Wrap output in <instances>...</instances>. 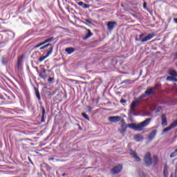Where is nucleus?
I'll list each match as a JSON object with an SVG mask.
<instances>
[{"label": "nucleus", "instance_id": "nucleus-1", "mask_svg": "<svg viewBox=\"0 0 177 177\" xmlns=\"http://www.w3.org/2000/svg\"><path fill=\"white\" fill-rule=\"evenodd\" d=\"M150 121H151V119L147 118L138 124L131 123L127 124V128H130V129H133L134 131H143V128L147 127V125L150 124Z\"/></svg>", "mask_w": 177, "mask_h": 177}, {"label": "nucleus", "instance_id": "nucleus-2", "mask_svg": "<svg viewBox=\"0 0 177 177\" xmlns=\"http://www.w3.org/2000/svg\"><path fill=\"white\" fill-rule=\"evenodd\" d=\"M140 42H147V41H150V39H152V38H154L156 37V34L154 33H149L148 35L145 37V34L142 33L140 35Z\"/></svg>", "mask_w": 177, "mask_h": 177}, {"label": "nucleus", "instance_id": "nucleus-3", "mask_svg": "<svg viewBox=\"0 0 177 177\" xmlns=\"http://www.w3.org/2000/svg\"><path fill=\"white\" fill-rule=\"evenodd\" d=\"M144 162L147 167H150V165L153 164V160H151V153H150V152H148L145 155Z\"/></svg>", "mask_w": 177, "mask_h": 177}, {"label": "nucleus", "instance_id": "nucleus-4", "mask_svg": "<svg viewBox=\"0 0 177 177\" xmlns=\"http://www.w3.org/2000/svg\"><path fill=\"white\" fill-rule=\"evenodd\" d=\"M139 104V100H136L131 102L130 105L129 113L130 114H135V111H136V106Z\"/></svg>", "mask_w": 177, "mask_h": 177}, {"label": "nucleus", "instance_id": "nucleus-5", "mask_svg": "<svg viewBox=\"0 0 177 177\" xmlns=\"http://www.w3.org/2000/svg\"><path fill=\"white\" fill-rule=\"evenodd\" d=\"M52 52H53V46H50V47L49 48V49L47 51L46 55L44 57H40L39 59V62H44V60H45V59H46V57H48L50 55H52Z\"/></svg>", "mask_w": 177, "mask_h": 177}, {"label": "nucleus", "instance_id": "nucleus-6", "mask_svg": "<svg viewBox=\"0 0 177 177\" xmlns=\"http://www.w3.org/2000/svg\"><path fill=\"white\" fill-rule=\"evenodd\" d=\"M121 171H122V166L119 165L112 169L111 174H113V175H115L117 174H120Z\"/></svg>", "mask_w": 177, "mask_h": 177}, {"label": "nucleus", "instance_id": "nucleus-7", "mask_svg": "<svg viewBox=\"0 0 177 177\" xmlns=\"http://www.w3.org/2000/svg\"><path fill=\"white\" fill-rule=\"evenodd\" d=\"M55 39L54 37H50L47 39H46L44 41L34 46V49H37V48H39V46H42V45H45V44H48V42H52Z\"/></svg>", "mask_w": 177, "mask_h": 177}, {"label": "nucleus", "instance_id": "nucleus-8", "mask_svg": "<svg viewBox=\"0 0 177 177\" xmlns=\"http://www.w3.org/2000/svg\"><path fill=\"white\" fill-rule=\"evenodd\" d=\"M106 26H107L108 30H109V31H113V30H114V27H115V26H117V22L109 21L107 23Z\"/></svg>", "mask_w": 177, "mask_h": 177}, {"label": "nucleus", "instance_id": "nucleus-9", "mask_svg": "<svg viewBox=\"0 0 177 177\" xmlns=\"http://www.w3.org/2000/svg\"><path fill=\"white\" fill-rule=\"evenodd\" d=\"M109 121H110V122H118L120 121H121V116H111L109 118Z\"/></svg>", "mask_w": 177, "mask_h": 177}, {"label": "nucleus", "instance_id": "nucleus-10", "mask_svg": "<svg viewBox=\"0 0 177 177\" xmlns=\"http://www.w3.org/2000/svg\"><path fill=\"white\" fill-rule=\"evenodd\" d=\"M23 67V57H20L17 62V70L20 71L21 70Z\"/></svg>", "mask_w": 177, "mask_h": 177}, {"label": "nucleus", "instance_id": "nucleus-11", "mask_svg": "<svg viewBox=\"0 0 177 177\" xmlns=\"http://www.w3.org/2000/svg\"><path fill=\"white\" fill-rule=\"evenodd\" d=\"M127 128L128 127H127V124L125 123H122L120 133L122 135V136L125 135V132H127Z\"/></svg>", "mask_w": 177, "mask_h": 177}, {"label": "nucleus", "instance_id": "nucleus-12", "mask_svg": "<svg viewBox=\"0 0 177 177\" xmlns=\"http://www.w3.org/2000/svg\"><path fill=\"white\" fill-rule=\"evenodd\" d=\"M130 154L136 160V161H138V162L140 161V158L138 156V153H136V152L131 151Z\"/></svg>", "mask_w": 177, "mask_h": 177}, {"label": "nucleus", "instance_id": "nucleus-13", "mask_svg": "<svg viewBox=\"0 0 177 177\" xmlns=\"http://www.w3.org/2000/svg\"><path fill=\"white\" fill-rule=\"evenodd\" d=\"M161 119H162V127H167V125H168V122L167 121V116H165V114H162L161 115Z\"/></svg>", "mask_w": 177, "mask_h": 177}, {"label": "nucleus", "instance_id": "nucleus-14", "mask_svg": "<svg viewBox=\"0 0 177 177\" xmlns=\"http://www.w3.org/2000/svg\"><path fill=\"white\" fill-rule=\"evenodd\" d=\"M46 73V70L44 68H41L40 73H39V75L41 78H43V80H45L46 77V75H44L43 74H45Z\"/></svg>", "mask_w": 177, "mask_h": 177}, {"label": "nucleus", "instance_id": "nucleus-15", "mask_svg": "<svg viewBox=\"0 0 177 177\" xmlns=\"http://www.w3.org/2000/svg\"><path fill=\"white\" fill-rule=\"evenodd\" d=\"M154 91H156V88L152 87L150 88H148L145 92V95H147V96H150V95H151V93H153L154 92Z\"/></svg>", "mask_w": 177, "mask_h": 177}, {"label": "nucleus", "instance_id": "nucleus-16", "mask_svg": "<svg viewBox=\"0 0 177 177\" xmlns=\"http://www.w3.org/2000/svg\"><path fill=\"white\" fill-rule=\"evenodd\" d=\"M156 133H157V131H156V130L152 131L149 133V140H153V139L154 138H156Z\"/></svg>", "mask_w": 177, "mask_h": 177}, {"label": "nucleus", "instance_id": "nucleus-17", "mask_svg": "<svg viewBox=\"0 0 177 177\" xmlns=\"http://www.w3.org/2000/svg\"><path fill=\"white\" fill-rule=\"evenodd\" d=\"M134 140L136 142H140V140H143V136L140 134H136L134 136Z\"/></svg>", "mask_w": 177, "mask_h": 177}, {"label": "nucleus", "instance_id": "nucleus-18", "mask_svg": "<svg viewBox=\"0 0 177 177\" xmlns=\"http://www.w3.org/2000/svg\"><path fill=\"white\" fill-rule=\"evenodd\" d=\"M92 35H93V33L91 32V30L87 29V34L83 37V39H88V38H91Z\"/></svg>", "mask_w": 177, "mask_h": 177}, {"label": "nucleus", "instance_id": "nucleus-19", "mask_svg": "<svg viewBox=\"0 0 177 177\" xmlns=\"http://www.w3.org/2000/svg\"><path fill=\"white\" fill-rule=\"evenodd\" d=\"M65 51L67 53L68 55H71V53H74V52L75 51V49L73 48H66L65 49Z\"/></svg>", "mask_w": 177, "mask_h": 177}, {"label": "nucleus", "instance_id": "nucleus-20", "mask_svg": "<svg viewBox=\"0 0 177 177\" xmlns=\"http://www.w3.org/2000/svg\"><path fill=\"white\" fill-rule=\"evenodd\" d=\"M169 74L171 75V77H177V72L174 69H169Z\"/></svg>", "mask_w": 177, "mask_h": 177}, {"label": "nucleus", "instance_id": "nucleus-21", "mask_svg": "<svg viewBox=\"0 0 177 177\" xmlns=\"http://www.w3.org/2000/svg\"><path fill=\"white\" fill-rule=\"evenodd\" d=\"M163 174L165 177H168V167L167 166L164 167Z\"/></svg>", "mask_w": 177, "mask_h": 177}, {"label": "nucleus", "instance_id": "nucleus-22", "mask_svg": "<svg viewBox=\"0 0 177 177\" xmlns=\"http://www.w3.org/2000/svg\"><path fill=\"white\" fill-rule=\"evenodd\" d=\"M41 122H45V108L42 109Z\"/></svg>", "mask_w": 177, "mask_h": 177}, {"label": "nucleus", "instance_id": "nucleus-23", "mask_svg": "<svg viewBox=\"0 0 177 177\" xmlns=\"http://www.w3.org/2000/svg\"><path fill=\"white\" fill-rule=\"evenodd\" d=\"M36 97H37L38 100H41V95L39 94V91L37 89H35Z\"/></svg>", "mask_w": 177, "mask_h": 177}, {"label": "nucleus", "instance_id": "nucleus-24", "mask_svg": "<svg viewBox=\"0 0 177 177\" xmlns=\"http://www.w3.org/2000/svg\"><path fill=\"white\" fill-rule=\"evenodd\" d=\"M166 80L167 81H175V82L177 81L176 78H174L171 76L167 77Z\"/></svg>", "mask_w": 177, "mask_h": 177}, {"label": "nucleus", "instance_id": "nucleus-25", "mask_svg": "<svg viewBox=\"0 0 177 177\" xmlns=\"http://www.w3.org/2000/svg\"><path fill=\"white\" fill-rule=\"evenodd\" d=\"M170 127H171V129H173V128H176V127H177V120L173 122Z\"/></svg>", "mask_w": 177, "mask_h": 177}, {"label": "nucleus", "instance_id": "nucleus-26", "mask_svg": "<svg viewBox=\"0 0 177 177\" xmlns=\"http://www.w3.org/2000/svg\"><path fill=\"white\" fill-rule=\"evenodd\" d=\"M171 129H172V127H171V126H169L166 128H165L163 129V132L165 133V132H169V131H171Z\"/></svg>", "mask_w": 177, "mask_h": 177}, {"label": "nucleus", "instance_id": "nucleus-27", "mask_svg": "<svg viewBox=\"0 0 177 177\" xmlns=\"http://www.w3.org/2000/svg\"><path fill=\"white\" fill-rule=\"evenodd\" d=\"M176 156H177V149L175 150L174 152L171 153L170 158H174V157H176Z\"/></svg>", "mask_w": 177, "mask_h": 177}, {"label": "nucleus", "instance_id": "nucleus-28", "mask_svg": "<svg viewBox=\"0 0 177 177\" xmlns=\"http://www.w3.org/2000/svg\"><path fill=\"white\" fill-rule=\"evenodd\" d=\"M82 115L83 118H85V120H87V121H89V116L87 114L82 113Z\"/></svg>", "mask_w": 177, "mask_h": 177}, {"label": "nucleus", "instance_id": "nucleus-29", "mask_svg": "<svg viewBox=\"0 0 177 177\" xmlns=\"http://www.w3.org/2000/svg\"><path fill=\"white\" fill-rule=\"evenodd\" d=\"M89 8H91V6L88 5V4L84 3V4L83 5V8H84V9H89Z\"/></svg>", "mask_w": 177, "mask_h": 177}, {"label": "nucleus", "instance_id": "nucleus-30", "mask_svg": "<svg viewBox=\"0 0 177 177\" xmlns=\"http://www.w3.org/2000/svg\"><path fill=\"white\" fill-rule=\"evenodd\" d=\"M48 46H50V44H48L41 47L40 50H42V49H45L46 48H48Z\"/></svg>", "mask_w": 177, "mask_h": 177}, {"label": "nucleus", "instance_id": "nucleus-31", "mask_svg": "<svg viewBox=\"0 0 177 177\" xmlns=\"http://www.w3.org/2000/svg\"><path fill=\"white\" fill-rule=\"evenodd\" d=\"M84 3L82 1L77 2V5H79V6H82V8L84 7Z\"/></svg>", "mask_w": 177, "mask_h": 177}, {"label": "nucleus", "instance_id": "nucleus-32", "mask_svg": "<svg viewBox=\"0 0 177 177\" xmlns=\"http://www.w3.org/2000/svg\"><path fill=\"white\" fill-rule=\"evenodd\" d=\"M2 64H6V61L5 60V57H2V62H1Z\"/></svg>", "mask_w": 177, "mask_h": 177}, {"label": "nucleus", "instance_id": "nucleus-33", "mask_svg": "<svg viewBox=\"0 0 177 177\" xmlns=\"http://www.w3.org/2000/svg\"><path fill=\"white\" fill-rule=\"evenodd\" d=\"M87 109H88V113H91V111H92V110H93V108H92V107H91V106H87Z\"/></svg>", "mask_w": 177, "mask_h": 177}, {"label": "nucleus", "instance_id": "nucleus-34", "mask_svg": "<svg viewBox=\"0 0 177 177\" xmlns=\"http://www.w3.org/2000/svg\"><path fill=\"white\" fill-rule=\"evenodd\" d=\"M53 77H49L48 79V82H51L52 81H53Z\"/></svg>", "mask_w": 177, "mask_h": 177}, {"label": "nucleus", "instance_id": "nucleus-35", "mask_svg": "<svg viewBox=\"0 0 177 177\" xmlns=\"http://www.w3.org/2000/svg\"><path fill=\"white\" fill-rule=\"evenodd\" d=\"M120 103H127V100L122 99L120 100Z\"/></svg>", "mask_w": 177, "mask_h": 177}, {"label": "nucleus", "instance_id": "nucleus-36", "mask_svg": "<svg viewBox=\"0 0 177 177\" xmlns=\"http://www.w3.org/2000/svg\"><path fill=\"white\" fill-rule=\"evenodd\" d=\"M143 8L144 9H146L147 8V6H146V2H144Z\"/></svg>", "mask_w": 177, "mask_h": 177}, {"label": "nucleus", "instance_id": "nucleus-37", "mask_svg": "<svg viewBox=\"0 0 177 177\" xmlns=\"http://www.w3.org/2000/svg\"><path fill=\"white\" fill-rule=\"evenodd\" d=\"M156 111H161V106H159Z\"/></svg>", "mask_w": 177, "mask_h": 177}, {"label": "nucleus", "instance_id": "nucleus-38", "mask_svg": "<svg viewBox=\"0 0 177 177\" xmlns=\"http://www.w3.org/2000/svg\"><path fill=\"white\" fill-rule=\"evenodd\" d=\"M174 23H176L177 24V18H174Z\"/></svg>", "mask_w": 177, "mask_h": 177}, {"label": "nucleus", "instance_id": "nucleus-39", "mask_svg": "<svg viewBox=\"0 0 177 177\" xmlns=\"http://www.w3.org/2000/svg\"><path fill=\"white\" fill-rule=\"evenodd\" d=\"M125 82H129V80H125V81L122 82V84H125Z\"/></svg>", "mask_w": 177, "mask_h": 177}, {"label": "nucleus", "instance_id": "nucleus-40", "mask_svg": "<svg viewBox=\"0 0 177 177\" xmlns=\"http://www.w3.org/2000/svg\"><path fill=\"white\" fill-rule=\"evenodd\" d=\"M86 23H89L91 24V21L88 19H86Z\"/></svg>", "mask_w": 177, "mask_h": 177}, {"label": "nucleus", "instance_id": "nucleus-41", "mask_svg": "<svg viewBox=\"0 0 177 177\" xmlns=\"http://www.w3.org/2000/svg\"><path fill=\"white\" fill-rule=\"evenodd\" d=\"M52 160H53V158H48V161H52Z\"/></svg>", "mask_w": 177, "mask_h": 177}, {"label": "nucleus", "instance_id": "nucleus-42", "mask_svg": "<svg viewBox=\"0 0 177 177\" xmlns=\"http://www.w3.org/2000/svg\"><path fill=\"white\" fill-rule=\"evenodd\" d=\"M155 160H157V156H154Z\"/></svg>", "mask_w": 177, "mask_h": 177}, {"label": "nucleus", "instance_id": "nucleus-43", "mask_svg": "<svg viewBox=\"0 0 177 177\" xmlns=\"http://www.w3.org/2000/svg\"><path fill=\"white\" fill-rule=\"evenodd\" d=\"M176 59H177V53H176Z\"/></svg>", "mask_w": 177, "mask_h": 177}, {"label": "nucleus", "instance_id": "nucleus-44", "mask_svg": "<svg viewBox=\"0 0 177 177\" xmlns=\"http://www.w3.org/2000/svg\"><path fill=\"white\" fill-rule=\"evenodd\" d=\"M136 41H138V38L136 39Z\"/></svg>", "mask_w": 177, "mask_h": 177}]
</instances>
